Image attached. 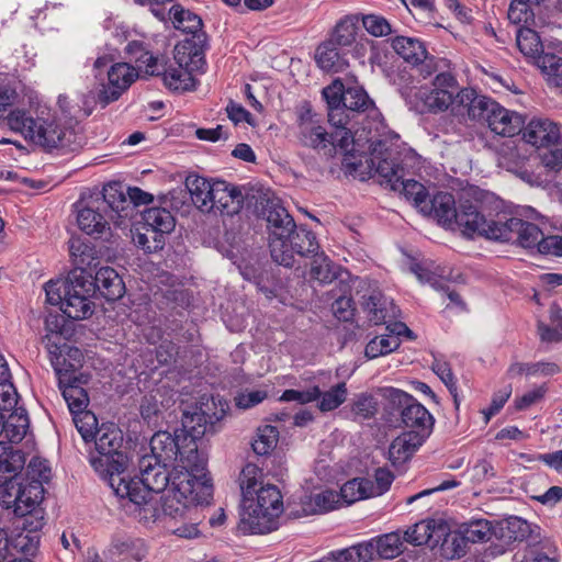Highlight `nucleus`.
Listing matches in <instances>:
<instances>
[{"instance_id": "19", "label": "nucleus", "mask_w": 562, "mask_h": 562, "mask_svg": "<svg viewBox=\"0 0 562 562\" xmlns=\"http://www.w3.org/2000/svg\"><path fill=\"white\" fill-rule=\"evenodd\" d=\"M282 240L284 244L282 250L284 255H288L289 260L281 261L278 258H272V260L286 268H291L295 265V256L301 258L312 257L319 250V244L315 234L302 226L297 227L295 225L294 229H291V232L282 237Z\"/></svg>"}, {"instance_id": "37", "label": "nucleus", "mask_w": 562, "mask_h": 562, "mask_svg": "<svg viewBox=\"0 0 562 562\" xmlns=\"http://www.w3.org/2000/svg\"><path fill=\"white\" fill-rule=\"evenodd\" d=\"M535 65L540 69L547 81L554 87L562 86V57L553 53L539 54Z\"/></svg>"}, {"instance_id": "49", "label": "nucleus", "mask_w": 562, "mask_h": 562, "mask_svg": "<svg viewBox=\"0 0 562 562\" xmlns=\"http://www.w3.org/2000/svg\"><path fill=\"white\" fill-rule=\"evenodd\" d=\"M469 543L486 542L493 535V527L488 520L477 519L460 526Z\"/></svg>"}, {"instance_id": "40", "label": "nucleus", "mask_w": 562, "mask_h": 562, "mask_svg": "<svg viewBox=\"0 0 562 562\" xmlns=\"http://www.w3.org/2000/svg\"><path fill=\"white\" fill-rule=\"evenodd\" d=\"M560 372V367L554 362L548 361H539L533 363H525V362H514L509 366L507 370V375L509 378L519 376L522 374L526 375H543L550 376L558 374Z\"/></svg>"}, {"instance_id": "33", "label": "nucleus", "mask_w": 562, "mask_h": 562, "mask_svg": "<svg viewBox=\"0 0 562 562\" xmlns=\"http://www.w3.org/2000/svg\"><path fill=\"white\" fill-rule=\"evenodd\" d=\"M69 252L76 267L70 276H92L87 270L97 267L99 263L94 247L80 238H71L69 240Z\"/></svg>"}, {"instance_id": "18", "label": "nucleus", "mask_w": 562, "mask_h": 562, "mask_svg": "<svg viewBox=\"0 0 562 562\" xmlns=\"http://www.w3.org/2000/svg\"><path fill=\"white\" fill-rule=\"evenodd\" d=\"M502 221L487 220L477 207L470 202L461 203L453 218V227L457 226L464 236L474 234L492 239V233L501 228Z\"/></svg>"}, {"instance_id": "32", "label": "nucleus", "mask_w": 562, "mask_h": 562, "mask_svg": "<svg viewBox=\"0 0 562 562\" xmlns=\"http://www.w3.org/2000/svg\"><path fill=\"white\" fill-rule=\"evenodd\" d=\"M382 146V142L374 145L371 164L375 167V172L381 177V183H385L393 190L400 186L398 181L404 177V169L395 159L391 158V154L386 153L384 157L376 155L378 147Z\"/></svg>"}, {"instance_id": "34", "label": "nucleus", "mask_w": 562, "mask_h": 562, "mask_svg": "<svg viewBox=\"0 0 562 562\" xmlns=\"http://www.w3.org/2000/svg\"><path fill=\"white\" fill-rule=\"evenodd\" d=\"M25 464V456L22 451L8 446L3 440L0 441V484L15 479L18 472Z\"/></svg>"}, {"instance_id": "63", "label": "nucleus", "mask_w": 562, "mask_h": 562, "mask_svg": "<svg viewBox=\"0 0 562 562\" xmlns=\"http://www.w3.org/2000/svg\"><path fill=\"white\" fill-rule=\"evenodd\" d=\"M19 405V395L11 381L0 383V413L22 408Z\"/></svg>"}, {"instance_id": "30", "label": "nucleus", "mask_w": 562, "mask_h": 562, "mask_svg": "<svg viewBox=\"0 0 562 562\" xmlns=\"http://www.w3.org/2000/svg\"><path fill=\"white\" fill-rule=\"evenodd\" d=\"M16 498L18 509H14L16 516L31 515L35 507L42 502L44 495V487L40 482H31L22 477L16 482Z\"/></svg>"}, {"instance_id": "48", "label": "nucleus", "mask_w": 562, "mask_h": 562, "mask_svg": "<svg viewBox=\"0 0 562 562\" xmlns=\"http://www.w3.org/2000/svg\"><path fill=\"white\" fill-rule=\"evenodd\" d=\"M401 345L398 337L393 335H380L372 338L366 346V357L374 359L396 350Z\"/></svg>"}, {"instance_id": "61", "label": "nucleus", "mask_w": 562, "mask_h": 562, "mask_svg": "<svg viewBox=\"0 0 562 562\" xmlns=\"http://www.w3.org/2000/svg\"><path fill=\"white\" fill-rule=\"evenodd\" d=\"M531 5L522 0H512L508 9V20L518 25V24H528L533 19V13L531 11Z\"/></svg>"}, {"instance_id": "46", "label": "nucleus", "mask_w": 562, "mask_h": 562, "mask_svg": "<svg viewBox=\"0 0 562 562\" xmlns=\"http://www.w3.org/2000/svg\"><path fill=\"white\" fill-rule=\"evenodd\" d=\"M519 50L527 57L536 59L541 54L542 44L539 35L530 27H519L516 34Z\"/></svg>"}, {"instance_id": "1", "label": "nucleus", "mask_w": 562, "mask_h": 562, "mask_svg": "<svg viewBox=\"0 0 562 562\" xmlns=\"http://www.w3.org/2000/svg\"><path fill=\"white\" fill-rule=\"evenodd\" d=\"M142 505L134 509L145 521H159L166 525L167 519H184L191 506L209 503L213 496V484L209 473L176 471L171 486L158 498L133 494Z\"/></svg>"}, {"instance_id": "44", "label": "nucleus", "mask_w": 562, "mask_h": 562, "mask_svg": "<svg viewBox=\"0 0 562 562\" xmlns=\"http://www.w3.org/2000/svg\"><path fill=\"white\" fill-rule=\"evenodd\" d=\"M95 204L102 206L110 215L125 211L127 203L126 195L120 190L117 184H109L103 188L102 198L94 200Z\"/></svg>"}, {"instance_id": "51", "label": "nucleus", "mask_w": 562, "mask_h": 562, "mask_svg": "<svg viewBox=\"0 0 562 562\" xmlns=\"http://www.w3.org/2000/svg\"><path fill=\"white\" fill-rule=\"evenodd\" d=\"M398 184L393 191L402 192L407 200L413 201L414 205L422 211V205L429 198L424 184L413 179L404 180V177L398 181Z\"/></svg>"}, {"instance_id": "21", "label": "nucleus", "mask_w": 562, "mask_h": 562, "mask_svg": "<svg viewBox=\"0 0 562 562\" xmlns=\"http://www.w3.org/2000/svg\"><path fill=\"white\" fill-rule=\"evenodd\" d=\"M138 77L137 70L127 63H117L108 71V86L98 92L97 101L105 108L116 101Z\"/></svg>"}, {"instance_id": "20", "label": "nucleus", "mask_w": 562, "mask_h": 562, "mask_svg": "<svg viewBox=\"0 0 562 562\" xmlns=\"http://www.w3.org/2000/svg\"><path fill=\"white\" fill-rule=\"evenodd\" d=\"M393 50L412 66L419 67L424 78L435 71L434 58L428 55L425 44L415 37L395 36L391 40Z\"/></svg>"}, {"instance_id": "56", "label": "nucleus", "mask_w": 562, "mask_h": 562, "mask_svg": "<svg viewBox=\"0 0 562 562\" xmlns=\"http://www.w3.org/2000/svg\"><path fill=\"white\" fill-rule=\"evenodd\" d=\"M318 408L322 412H329L340 406L347 398V386L345 382H340L330 390L322 393Z\"/></svg>"}, {"instance_id": "27", "label": "nucleus", "mask_w": 562, "mask_h": 562, "mask_svg": "<svg viewBox=\"0 0 562 562\" xmlns=\"http://www.w3.org/2000/svg\"><path fill=\"white\" fill-rule=\"evenodd\" d=\"M30 419L24 407L0 413V438L19 443L26 436Z\"/></svg>"}, {"instance_id": "14", "label": "nucleus", "mask_w": 562, "mask_h": 562, "mask_svg": "<svg viewBox=\"0 0 562 562\" xmlns=\"http://www.w3.org/2000/svg\"><path fill=\"white\" fill-rule=\"evenodd\" d=\"M261 215L268 223L269 228V249L271 258H278L281 261H288V255H284L282 237L291 229H294L295 222L285 207L282 206L280 200L268 199L262 205Z\"/></svg>"}, {"instance_id": "3", "label": "nucleus", "mask_w": 562, "mask_h": 562, "mask_svg": "<svg viewBox=\"0 0 562 562\" xmlns=\"http://www.w3.org/2000/svg\"><path fill=\"white\" fill-rule=\"evenodd\" d=\"M322 94L327 103L328 122L336 128L349 132L352 142V132L357 131L359 120L375 111L373 100L361 87L345 88L340 79L325 87Z\"/></svg>"}, {"instance_id": "22", "label": "nucleus", "mask_w": 562, "mask_h": 562, "mask_svg": "<svg viewBox=\"0 0 562 562\" xmlns=\"http://www.w3.org/2000/svg\"><path fill=\"white\" fill-rule=\"evenodd\" d=\"M209 411L210 407L206 405V409L200 408L191 416H186L180 430L186 431L187 439H192L198 443L204 435L214 434L217 430L216 425L224 418L226 412L223 407L212 414Z\"/></svg>"}, {"instance_id": "23", "label": "nucleus", "mask_w": 562, "mask_h": 562, "mask_svg": "<svg viewBox=\"0 0 562 562\" xmlns=\"http://www.w3.org/2000/svg\"><path fill=\"white\" fill-rule=\"evenodd\" d=\"M244 200V194L237 186L216 180L211 201V204H213L211 212L233 216L241 211Z\"/></svg>"}, {"instance_id": "47", "label": "nucleus", "mask_w": 562, "mask_h": 562, "mask_svg": "<svg viewBox=\"0 0 562 562\" xmlns=\"http://www.w3.org/2000/svg\"><path fill=\"white\" fill-rule=\"evenodd\" d=\"M373 540L376 555L382 559H394L403 552V541L397 532L385 533Z\"/></svg>"}, {"instance_id": "59", "label": "nucleus", "mask_w": 562, "mask_h": 562, "mask_svg": "<svg viewBox=\"0 0 562 562\" xmlns=\"http://www.w3.org/2000/svg\"><path fill=\"white\" fill-rule=\"evenodd\" d=\"M351 412L360 419H369L378 412L376 401L372 395L360 394L353 400Z\"/></svg>"}, {"instance_id": "62", "label": "nucleus", "mask_w": 562, "mask_h": 562, "mask_svg": "<svg viewBox=\"0 0 562 562\" xmlns=\"http://www.w3.org/2000/svg\"><path fill=\"white\" fill-rule=\"evenodd\" d=\"M18 91L11 85H0V121L7 120V124L9 125V115L14 112V110H10V108L18 100ZM18 109H15L16 111Z\"/></svg>"}, {"instance_id": "43", "label": "nucleus", "mask_w": 562, "mask_h": 562, "mask_svg": "<svg viewBox=\"0 0 562 562\" xmlns=\"http://www.w3.org/2000/svg\"><path fill=\"white\" fill-rule=\"evenodd\" d=\"M169 14L176 29L188 34H195L202 29V20L195 13L186 10L180 4L171 7Z\"/></svg>"}, {"instance_id": "36", "label": "nucleus", "mask_w": 562, "mask_h": 562, "mask_svg": "<svg viewBox=\"0 0 562 562\" xmlns=\"http://www.w3.org/2000/svg\"><path fill=\"white\" fill-rule=\"evenodd\" d=\"M142 216L144 225L162 235V238L175 229L176 220L166 207H148L144 210Z\"/></svg>"}, {"instance_id": "39", "label": "nucleus", "mask_w": 562, "mask_h": 562, "mask_svg": "<svg viewBox=\"0 0 562 562\" xmlns=\"http://www.w3.org/2000/svg\"><path fill=\"white\" fill-rule=\"evenodd\" d=\"M64 327V318L61 315L49 313L45 318V328L48 331L43 338V342L45 344L47 350L49 348L52 350H56L55 344L59 347L60 355L65 356V349H68L66 344L60 345L61 341V329ZM79 353V350L69 348L68 355L70 353Z\"/></svg>"}, {"instance_id": "57", "label": "nucleus", "mask_w": 562, "mask_h": 562, "mask_svg": "<svg viewBox=\"0 0 562 562\" xmlns=\"http://www.w3.org/2000/svg\"><path fill=\"white\" fill-rule=\"evenodd\" d=\"M340 495L334 491H323L310 497L313 507L304 508L306 514L325 513L334 509L339 502Z\"/></svg>"}, {"instance_id": "10", "label": "nucleus", "mask_w": 562, "mask_h": 562, "mask_svg": "<svg viewBox=\"0 0 562 562\" xmlns=\"http://www.w3.org/2000/svg\"><path fill=\"white\" fill-rule=\"evenodd\" d=\"M384 397L389 408L400 415L401 423L408 429L407 432L423 436L425 439L431 435L435 419L415 397L395 387L385 389Z\"/></svg>"}, {"instance_id": "4", "label": "nucleus", "mask_w": 562, "mask_h": 562, "mask_svg": "<svg viewBox=\"0 0 562 562\" xmlns=\"http://www.w3.org/2000/svg\"><path fill=\"white\" fill-rule=\"evenodd\" d=\"M171 465L172 464L155 460V458L143 456L138 461L140 474L138 480L131 477L126 474V471L122 475L114 473V476L110 479V487L117 497L127 499L136 508L140 506L142 503L134 499L133 494L139 492L140 496H145L146 491L148 498H154L158 493L171 486L172 476L176 471H180L178 467H175L170 472L169 468Z\"/></svg>"}, {"instance_id": "53", "label": "nucleus", "mask_w": 562, "mask_h": 562, "mask_svg": "<svg viewBox=\"0 0 562 562\" xmlns=\"http://www.w3.org/2000/svg\"><path fill=\"white\" fill-rule=\"evenodd\" d=\"M72 420L77 430L86 442L94 439L99 428L98 419L92 412L85 409L78 413H74Z\"/></svg>"}, {"instance_id": "24", "label": "nucleus", "mask_w": 562, "mask_h": 562, "mask_svg": "<svg viewBox=\"0 0 562 562\" xmlns=\"http://www.w3.org/2000/svg\"><path fill=\"white\" fill-rule=\"evenodd\" d=\"M215 181L211 182L207 179L191 175L186 178L184 189L172 190L170 192L171 200L180 199L179 195L190 194L192 203L202 212L211 213L213 204H211L213 189Z\"/></svg>"}, {"instance_id": "45", "label": "nucleus", "mask_w": 562, "mask_h": 562, "mask_svg": "<svg viewBox=\"0 0 562 562\" xmlns=\"http://www.w3.org/2000/svg\"><path fill=\"white\" fill-rule=\"evenodd\" d=\"M312 268L311 277L321 283H330L337 278V268L331 263L329 258L324 254L317 251L311 257Z\"/></svg>"}, {"instance_id": "29", "label": "nucleus", "mask_w": 562, "mask_h": 562, "mask_svg": "<svg viewBox=\"0 0 562 562\" xmlns=\"http://www.w3.org/2000/svg\"><path fill=\"white\" fill-rule=\"evenodd\" d=\"M95 289L108 301L121 299L125 293V284L115 269L101 267L92 277V293Z\"/></svg>"}, {"instance_id": "41", "label": "nucleus", "mask_w": 562, "mask_h": 562, "mask_svg": "<svg viewBox=\"0 0 562 562\" xmlns=\"http://www.w3.org/2000/svg\"><path fill=\"white\" fill-rule=\"evenodd\" d=\"M411 272H413L417 279L422 283H429L432 288L443 291L447 293L449 300L458 305H462V301L460 295L456 291H451L449 286L443 282L442 279L438 278L436 273L431 272L429 269L424 267L422 263L413 262L409 267Z\"/></svg>"}, {"instance_id": "26", "label": "nucleus", "mask_w": 562, "mask_h": 562, "mask_svg": "<svg viewBox=\"0 0 562 562\" xmlns=\"http://www.w3.org/2000/svg\"><path fill=\"white\" fill-rule=\"evenodd\" d=\"M423 214L432 217L440 225L449 228H453V218L458 209L456 207V201L449 192H438L432 196H429L424 205H422Z\"/></svg>"}, {"instance_id": "52", "label": "nucleus", "mask_w": 562, "mask_h": 562, "mask_svg": "<svg viewBox=\"0 0 562 562\" xmlns=\"http://www.w3.org/2000/svg\"><path fill=\"white\" fill-rule=\"evenodd\" d=\"M262 476L261 470L254 463H247L239 475V486L243 494V499L248 498L256 494L259 490L257 485L260 483Z\"/></svg>"}, {"instance_id": "60", "label": "nucleus", "mask_w": 562, "mask_h": 562, "mask_svg": "<svg viewBox=\"0 0 562 562\" xmlns=\"http://www.w3.org/2000/svg\"><path fill=\"white\" fill-rule=\"evenodd\" d=\"M432 537V528L429 522L420 521L407 529L404 540L413 546L427 544Z\"/></svg>"}, {"instance_id": "58", "label": "nucleus", "mask_w": 562, "mask_h": 562, "mask_svg": "<svg viewBox=\"0 0 562 562\" xmlns=\"http://www.w3.org/2000/svg\"><path fill=\"white\" fill-rule=\"evenodd\" d=\"M31 482H40L43 486L50 479V468L47 460L40 457H33L26 469V476L24 477Z\"/></svg>"}, {"instance_id": "17", "label": "nucleus", "mask_w": 562, "mask_h": 562, "mask_svg": "<svg viewBox=\"0 0 562 562\" xmlns=\"http://www.w3.org/2000/svg\"><path fill=\"white\" fill-rule=\"evenodd\" d=\"M492 233V240L508 243L515 241L526 249L538 250V244L542 238L543 232L538 225L526 222L521 218L510 217L503 222L501 228Z\"/></svg>"}, {"instance_id": "5", "label": "nucleus", "mask_w": 562, "mask_h": 562, "mask_svg": "<svg viewBox=\"0 0 562 562\" xmlns=\"http://www.w3.org/2000/svg\"><path fill=\"white\" fill-rule=\"evenodd\" d=\"M149 447L151 453L145 454L148 458L169 464L179 461L180 471L209 473L206 453L200 450L199 443L186 438L184 430L176 429L173 434L157 431L151 437Z\"/></svg>"}, {"instance_id": "2", "label": "nucleus", "mask_w": 562, "mask_h": 562, "mask_svg": "<svg viewBox=\"0 0 562 562\" xmlns=\"http://www.w3.org/2000/svg\"><path fill=\"white\" fill-rule=\"evenodd\" d=\"M9 127L20 132L26 139L45 151H75L83 144L82 128L78 122L63 120L42 110L34 119L24 110L9 115Z\"/></svg>"}, {"instance_id": "12", "label": "nucleus", "mask_w": 562, "mask_h": 562, "mask_svg": "<svg viewBox=\"0 0 562 562\" xmlns=\"http://www.w3.org/2000/svg\"><path fill=\"white\" fill-rule=\"evenodd\" d=\"M470 119L486 122L492 132L504 137L519 134L524 126V120L517 112L509 111L481 94L476 95L470 109Z\"/></svg>"}, {"instance_id": "54", "label": "nucleus", "mask_w": 562, "mask_h": 562, "mask_svg": "<svg viewBox=\"0 0 562 562\" xmlns=\"http://www.w3.org/2000/svg\"><path fill=\"white\" fill-rule=\"evenodd\" d=\"M133 240L138 248L146 252H156L164 248L165 238L159 233L150 229L148 226L143 225V232L137 231L133 236Z\"/></svg>"}, {"instance_id": "28", "label": "nucleus", "mask_w": 562, "mask_h": 562, "mask_svg": "<svg viewBox=\"0 0 562 562\" xmlns=\"http://www.w3.org/2000/svg\"><path fill=\"white\" fill-rule=\"evenodd\" d=\"M362 305L368 319L374 325L384 324L397 316V308L393 301L380 291H372L368 296L364 295Z\"/></svg>"}, {"instance_id": "9", "label": "nucleus", "mask_w": 562, "mask_h": 562, "mask_svg": "<svg viewBox=\"0 0 562 562\" xmlns=\"http://www.w3.org/2000/svg\"><path fill=\"white\" fill-rule=\"evenodd\" d=\"M522 138L536 148H548L542 165L554 172L562 170V133L559 123L548 117H533L522 127Z\"/></svg>"}, {"instance_id": "6", "label": "nucleus", "mask_w": 562, "mask_h": 562, "mask_svg": "<svg viewBox=\"0 0 562 562\" xmlns=\"http://www.w3.org/2000/svg\"><path fill=\"white\" fill-rule=\"evenodd\" d=\"M429 91H420L419 98L429 112H445L450 110L456 115L467 114L476 99L477 92L472 88L459 89L456 77L450 72L438 74Z\"/></svg>"}, {"instance_id": "25", "label": "nucleus", "mask_w": 562, "mask_h": 562, "mask_svg": "<svg viewBox=\"0 0 562 562\" xmlns=\"http://www.w3.org/2000/svg\"><path fill=\"white\" fill-rule=\"evenodd\" d=\"M109 218H113V215L93 201L90 205L78 210L77 224L87 235L99 238L110 231Z\"/></svg>"}, {"instance_id": "16", "label": "nucleus", "mask_w": 562, "mask_h": 562, "mask_svg": "<svg viewBox=\"0 0 562 562\" xmlns=\"http://www.w3.org/2000/svg\"><path fill=\"white\" fill-rule=\"evenodd\" d=\"M92 276H69L60 311L71 319H85L93 313Z\"/></svg>"}, {"instance_id": "13", "label": "nucleus", "mask_w": 562, "mask_h": 562, "mask_svg": "<svg viewBox=\"0 0 562 562\" xmlns=\"http://www.w3.org/2000/svg\"><path fill=\"white\" fill-rule=\"evenodd\" d=\"M55 348L56 350L49 348L50 363L57 375L63 397L71 414L85 411L89 404V396L76 375V364L67 361L66 357L60 355L56 344Z\"/></svg>"}, {"instance_id": "55", "label": "nucleus", "mask_w": 562, "mask_h": 562, "mask_svg": "<svg viewBox=\"0 0 562 562\" xmlns=\"http://www.w3.org/2000/svg\"><path fill=\"white\" fill-rule=\"evenodd\" d=\"M357 35V26L350 19H342L340 20L333 33L330 38L328 40L333 44L340 46V47H347L352 45V43L356 41Z\"/></svg>"}, {"instance_id": "7", "label": "nucleus", "mask_w": 562, "mask_h": 562, "mask_svg": "<svg viewBox=\"0 0 562 562\" xmlns=\"http://www.w3.org/2000/svg\"><path fill=\"white\" fill-rule=\"evenodd\" d=\"M98 456L90 458V464L97 473L110 485L114 473L122 475L128 465V458L122 451L123 432L114 424L101 425L94 437Z\"/></svg>"}, {"instance_id": "8", "label": "nucleus", "mask_w": 562, "mask_h": 562, "mask_svg": "<svg viewBox=\"0 0 562 562\" xmlns=\"http://www.w3.org/2000/svg\"><path fill=\"white\" fill-rule=\"evenodd\" d=\"M282 512V495L278 487L271 484L261 485L255 495L243 499L240 522L251 533H262L270 530L273 519Z\"/></svg>"}, {"instance_id": "42", "label": "nucleus", "mask_w": 562, "mask_h": 562, "mask_svg": "<svg viewBox=\"0 0 562 562\" xmlns=\"http://www.w3.org/2000/svg\"><path fill=\"white\" fill-rule=\"evenodd\" d=\"M372 481L366 477H356L346 482L340 488V498L348 505L358 501L370 498Z\"/></svg>"}, {"instance_id": "31", "label": "nucleus", "mask_w": 562, "mask_h": 562, "mask_svg": "<svg viewBox=\"0 0 562 562\" xmlns=\"http://www.w3.org/2000/svg\"><path fill=\"white\" fill-rule=\"evenodd\" d=\"M426 441L423 436L403 431L390 445L389 459L393 465H401L408 461Z\"/></svg>"}, {"instance_id": "35", "label": "nucleus", "mask_w": 562, "mask_h": 562, "mask_svg": "<svg viewBox=\"0 0 562 562\" xmlns=\"http://www.w3.org/2000/svg\"><path fill=\"white\" fill-rule=\"evenodd\" d=\"M315 61L321 69L327 72H340L348 66L346 58L338 52L337 45L329 41L318 45L315 52Z\"/></svg>"}, {"instance_id": "15", "label": "nucleus", "mask_w": 562, "mask_h": 562, "mask_svg": "<svg viewBox=\"0 0 562 562\" xmlns=\"http://www.w3.org/2000/svg\"><path fill=\"white\" fill-rule=\"evenodd\" d=\"M186 46H176L175 64L168 67L160 64V75L165 86L175 92H184L194 89L195 80L192 71L198 68V63L202 61L200 54L186 52Z\"/></svg>"}, {"instance_id": "11", "label": "nucleus", "mask_w": 562, "mask_h": 562, "mask_svg": "<svg viewBox=\"0 0 562 562\" xmlns=\"http://www.w3.org/2000/svg\"><path fill=\"white\" fill-rule=\"evenodd\" d=\"M297 128L299 139L306 147L326 149L333 146L347 153L353 150V148H349L352 143L349 138V132L344 131V128H336L334 133H327L319 123L317 114L312 112L307 103L299 109Z\"/></svg>"}, {"instance_id": "38", "label": "nucleus", "mask_w": 562, "mask_h": 562, "mask_svg": "<svg viewBox=\"0 0 562 562\" xmlns=\"http://www.w3.org/2000/svg\"><path fill=\"white\" fill-rule=\"evenodd\" d=\"M126 54L132 60L138 64V68L144 70L150 76H160V64L158 59L153 56L144 46L142 42L133 41L127 44Z\"/></svg>"}, {"instance_id": "50", "label": "nucleus", "mask_w": 562, "mask_h": 562, "mask_svg": "<svg viewBox=\"0 0 562 562\" xmlns=\"http://www.w3.org/2000/svg\"><path fill=\"white\" fill-rule=\"evenodd\" d=\"M279 431L272 425H266L258 428L257 437L252 442L255 453L266 456L270 453L277 446Z\"/></svg>"}, {"instance_id": "64", "label": "nucleus", "mask_w": 562, "mask_h": 562, "mask_svg": "<svg viewBox=\"0 0 562 562\" xmlns=\"http://www.w3.org/2000/svg\"><path fill=\"white\" fill-rule=\"evenodd\" d=\"M363 27L373 36H386L392 33V27L386 19L375 14L366 15L362 20Z\"/></svg>"}]
</instances>
